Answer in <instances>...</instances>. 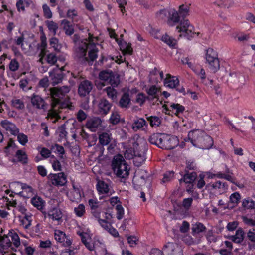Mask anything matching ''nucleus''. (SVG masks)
Listing matches in <instances>:
<instances>
[{
  "label": "nucleus",
  "mask_w": 255,
  "mask_h": 255,
  "mask_svg": "<svg viewBox=\"0 0 255 255\" xmlns=\"http://www.w3.org/2000/svg\"><path fill=\"white\" fill-rule=\"evenodd\" d=\"M16 136H17L18 141L21 145L24 146L28 142V137L25 134L19 132Z\"/></svg>",
  "instance_id": "obj_52"
},
{
  "label": "nucleus",
  "mask_w": 255,
  "mask_h": 255,
  "mask_svg": "<svg viewBox=\"0 0 255 255\" xmlns=\"http://www.w3.org/2000/svg\"><path fill=\"white\" fill-rule=\"evenodd\" d=\"M101 121L100 118L94 117L89 119L87 121L86 126L91 131H95L96 129L101 124Z\"/></svg>",
  "instance_id": "obj_26"
},
{
  "label": "nucleus",
  "mask_w": 255,
  "mask_h": 255,
  "mask_svg": "<svg viewBox=\"0 0 255 255\" xmlns=\"http://www.w3.org/2000/svg\"><path fill=\"white\" fill-rule=\"evenodd\" d=\"M147 126L148 124L145 120L143 118H139L134 121L132 128L134 131L144 130L146 129Z\"/></svg>",
  "instance_id": "obj_21"
},
{
  "label": "nucleus",
  "mask_w": 255,
  "mask_h": 255,
  "mask_svg": "<svg viewBox=\"0 0 255 255\" xmlns=\"http://www.w3.org/2000/svg\"><path fill=\"white\" fill-rule=\"evenodd\" d=\"M97 37H93L90 33L88 39H85L75 48V55L82 62L93 61L97 58L98 49L96 47Z\"/></svg>",
  "instance_id": "obj_2"
},
{
  "label": "nucleus",
  "mask_w": 255,
  "mask_h": 255,
  "mask_svg": "<svg viewBox=\"0 0 255 255\" xmlns=\"http://www.w3.org/2000/svg\"><path fill=\"white\" fill-rule=\"evenodd\" d=\"M51 162L53 169L55 171H61V165L60 162L55 158L54 155H52L51 157Z\"/></svg>",
  "instance_id": "obj_56"
},
{
  "label": "nucleus",
  "mask_w": 255,
  "mask_h": 255,
  "mask_svg": "<svg viewBox=\"0 0 255 255\" xmlns=\"http://www.w3.org/2000/svg\"><path fill=\"white\" fill-rule=\"evenodd\" d=\"M206 63L208 64L210 70L214 73L216 72L220 68L219 59L211 60V61H207Z\"/></svg>",
  "instance_id": "obj_36"
},
{
  "label": "nucleus",
  "mask_w": 255,
  "mask_h": 255,
  "mask_svg": "<svg viewBox=\"0 0 255 255\" xmlns=\"http://www.w3.org/2000/svg\"><path fill=\"white\" fill-rule=\"evenodd\" d=\"M54 238L56 241L61 243L65 247H69L72 244L70 238L61 230H55Z\"/></svg>",
  "instance_id": "obj_10"
},
{
  "label": "nucleus",
  "mask_w": 255,
  "mask_h": 255,
  "mask_svg": "<svg viewBox=\"0 0 255 255\" xmlns=\"http://www.w3.org/2000/svg\"><path fill=\"white\" fill-rule=\"evenodd\" d=\"M205 227L201 223H197L193 225L192 232L193 234H198L202 232L205 229Z\"/></svg>",
  "instance_id": "obj_51"
},
{
  "label": "nucleus",
  "mask_w": 255,
  "mask_h": 255,
  "mask_svg": "<svg viewBox=\"0 0 255 255\" xmlns=\"http://www.w3.org/2000/svg\"><path fill=\"white\" fill-rule=\"evenodd\" d=\"M196 178L197 175L195 172L187 173L184 175L182 178L179 180V182L180 183H182V182H184L186 184H189V187L187 188V191L188 192H190L192 191V189L193 188V183Z\"/></svg>",
  "instance_id": "obj_17"
},
{
  "label": "nucleus",
  "mask_w": 255,
  "mask_h": 255,
  "mask_svg": "<svg viewBox=\"0 0 255 255\" xmlns=\"http://www.w3.org/2000/svg\"><path fill=\"white\" fill-rule=\"evenodd\" d=\"M70 87L68 86L50 89V94L53 101L51 103L52 110L49 111L48 117L52 120V122L55 123L60 119V117L56 111V107L59 103L60 99L63 98L70 91Z\"/></svg>",
  "instance_id": "obj_4"
},
{
  "label": "nucleus",
  "mask_w": 255,
  "mask_h": 255,
  "mask_svg": "<svg viewBox=\"0 0 255 255\" xmlns=\"http://www.w3.org/2000/svg\"><path fill=\"white\" fill-rule=\"evenodd\" d=\"M62 216L61 210L57 206L52 207L47 212L48 218L56 225H59L62 223Z\"/></svg>",
  "instance_id": "obj_7"
},
{
  "label": "nucleus",
  "mask_w": 255,
  "mask_h": 255,
  "mask_svg": "<svg viewBox=\"0 0 255 255\" xmlns=\"http://www.w3.org/2000/svg\"><path fill=\"white\" fill-rule=\"evenodd\" d=\"M166 141L165 142L164 144L168 145L169 147H165V149H172L177 146L179 144L178 138L176 136L166 137Z\"/></svg>",
  "instance_id": "obj_25"
},
{
  "label": "nucleus",
  "mask_w": 255,
  "mask_h": 255,
  "mask_svg": "<svg viewBox=\"0 0 255 255\" xmlns=\"http://www.w3.org/2000/svg\"><path fill=\"white\" fill-rule=\"evenodd\" d=\"M0 244L8 250L12 245V242L9 237L5 236L0 239Z\"/></svg>",
  "instance_id": "obj_49"
},
{
  "label": "nucleus",
  "mask_w": 255,
  "mask_h": 255,
  "mask_svg": "<svg viewBox=\"0 0 255 255\" xmlns=\"http://www.w3.org/2000/svg\"><path fill=\"white\" fill-rule=\"evenodd\" d=\"M99 139L100 143L103 145L108 144L110 140L109 135L106 133H103L100 134Z\"/></svg>",
  "instance_id": "obj_59"
},
{
  "label": "nucleus",
  "mask_w": 255,
  "mask_h": 255,
  "mask_svg": "<svg viewBox=\"0 0 255 255\" xmlns=\"http://www.w3.org/2000/svg\"><path fill=\"white\" fill-rule=\"evenodd\" d=\"M40 43L38 44V48L41 50L40 55L44 56L46 55L47 52L46 50L47 41L45 35H42L40 37Z\"/></svg>",
  "instance_id": "obj_35"
},
{
  "label": "nucleus",
  "mask_w": 255,
  "mask_h": 255,
  "mask_svg": "<svg viewBox=\"0 0 255 255\" xmlns=\"http://www.w3.org/2000/svg\"><path fill=\"white\" fill-rule=\"evenodd\" d=\"M51 183L55 186H63L66 183V178L63 172L49 175Z\"/></svg>",
  "instance_id": "obj_14"
},
{
  "label": "nucleus",
  "mask_w": 255,
  "mask_h": 255,
  "mask_svg": "<svg viewBox=\"0 0 255 255\" xmlns=\"http://www.w3.org/2000/svg\"><path fill=\"white\" fill-rule=\"evenodd\" d=\"M176 31L180 33V36H184L187 39L193 36L195 33L194 27L188 19H183L176 25Z\"/></svg>",
  "instance_id": "obj_6"
},
{
  "label": "nucleus",
  "mask_w": 255,
  "mask_h": 255,
  "mask_svg": "<svg viewBox=\"0 0 255 255\" xmlns=\"http://www.w3.org/2000/svg\"><path fill=\"white\" fill-rule=\"evenodd\" d=\"M149 96L152 98H158L161 94L160 87L156 85H152L146 89Z\"/></svg>",
  "instance_id": "obj_22"
},
{
  "label": "nucleus",
  "mask_w": 255,
  "mask_h": 255,
  "mask_svg": "<svg viewBox=\"0 0 255 255\" xmlns=\"http://www.w3.org/2000/svg\"><path fill=\"white\" fill-rule=\"evenodd\" d=\"M51 149L54 150V152L59 154L60 158H64V154H65V150L63 147L58 144H55L52 145Z\"/></svg>",
  "instance_id": "obj_45"
},
{
  "label": "nucleus",
  "mask_w": 255,
  "mask_h": 255,
  "mask_svg": "<svg viewBox=\"0 0 255 255\" xmlns=\"http://www.w3.org/2000/svg\"><path fill=\"white\" fill-rule=\"evenodd\" d=\"M190 6L186 4H182L179 7L178 13L180 16L186 17L189 15Z\"/></svg>",
  "instance_id": "obj_40"
},
{
  "label": "nucleus",
  "mask_w": 255,
  "mask_h": 255,
  "mask_svg": "<svg viewBox=\"0 0 255 255\" xmlns=\"http://www.w3.org/2000/svg\"><path fill=\"white\" fill-rule=\"evenodd\" d=\"M242 205L245 209H253L255 208V201L250 198H246L243 200Z\"/></svg>",
  "instance_id": "obj_38"
},
{
  "label": "nucleus",
  "mask_w": 255,
  "mask_h": 255,
  "mask_svg": "<svg viewBox=\"0 0 255 255\" xmlns=\"http://www.w3.org/2000/svg\"><path fill=\"white\" fill-rule=\"evenodd\" d=\"M31 204L38 210H41L43 208L45 205V201L39 197H34L31 200Z\"/></svg>",
  "instance_id": "obj_34"
},
{
  "label": "nucleus",
  "mask_w": 255,
  "mask_h": 255,
  "mask_svg": "<svg viewBox=\"0 0 255 255\" xmlns=\"http://www.w3.org/2000/svg\"><path fill=\"white\" fill-rule=\"evenodd\" d=\"M18 186L22 189V193L26 195H24L26 197H29L33 195V189L31 187L26 184H23L19 182H14L10 184V187L13 188L14 187Z\"/></svg>",
  "instance_id": "obj_19"
},
{
  "label": "nucleus",
  "mask_w": 255,
  "mask_h": 255,
  "mask_svg": "<svg viewBox=\"0 0 255 255\" xmlns=\"http://www.w3.org/2000/svg\"><path fill=\"white\" fill-rule=\"evenodd\" d=\"M37 150L41 156L45 159H46L51 156V152L46 148L38 147L37 148Z\"/></svg>",
  "instance_id": "obj_53"
},
{
  "label": "nucleus",
  "mask_w": 255,
  "mask_h": 255,
  "mask_svg": "<svg viewBox=\"0 0 255 255\" xmlns=\"http://www.w3.org/2000/svg\"><path fill=\"white\" fill-rule=\"evenodd\" d=\"M180 17L178 11L174 8L169 9L167 24L172 27L176 26L180 21Z\"/></svg>",
  "instance_id": "obj_16"
},
{
  "label": "nucleus",
  "mask_w": 255,
  "mask_h": 255,
  "mask_svg": "<svg viewBox=\"0 0 255 255\" xmlns=\"http://www.w3.org/2000/svg\"><path fill=\"white\" fill-rule=\"evenodd\" d=\"M183 63L187 64L189 67H190L197 75L200 77L202 79H205L206 73L205 70L202 68L200 66H195L191 62H189L187 58H185L183 61Z\"/></svg>",
  "instance_id": "obj_18"
},
{
  "label": "nucleus",
  "mask_w": 255,
  "mask_h": 255,
  "mask_svg": "<svg viewBox=\"0 0 255 255\" xmlns=\"http://www.w3.org/2000/svg\"><path fill=\"white\" fill-rule=\"evenodd\" d=\"M100 79L103 81L102 86H104L106 83L110 84L112 81V72L108 70H104L100 72L99 74Z\"/></svg>",
  "instance_id": "obj_23"
},
{
  "label": "nucleus",
  "mask_w": 255,
  "mask_h": 255,
  "mask_svg": "<svg viewBox=\"0 0 255 255\" xmlns=\"http://www.w3.org/2000/svg\"><path fill=\"white\" fill-rule=\"evenodd\" d=\"M99 111L101 114H106L109 111L111 104L105 99H102L98 104Z\"/></svg>",
  "instance_id": "obj_29"
},
{
  "label": "nucleus",
  "mask_w": 255,
  "mask_h": 255,
  "mask_svg": "<svg viewBox=\"0 0 255 255\" xmlns=\"http://www.w3.org/2000/svg\"><path fill=\"white\" fill-rule=\"evenodd\" d=\"M104 215V219L99 220V223L104 229L111 234L112 211H111V209H107L105 212Z\"/></svg>",
  "instance_id": "obj_9"
},
{
  "label": "nucleus",
  "mask_w": 255,
  "mask_h": 255,
  "mask_svg": "<svg viewBox=\"0 0 255 255\" xmlns=\"http://www.w3.org/2000/svg\"><path fill=\"white\" fill-rule=\"evenodd\" d=\"M148 120L150 122L151 127H157L161 123L160 119L157 116H151L148 118Z\"/></svg>",
  "instance_id": "obj_61"
},
{
  "label": "nucleus",
  "mask_w": 255,
  "mask_h": 255,
  "mask_svg": "<svg viewBox=\"0 0 255 255\" xmlns=\"http://www.w3.org/2000/svg\"><path fill=\"white\" fill-rule=\"evenodd\" d=\"M170 107L172 110L175 111V114L177 115L182 113L185 110L184 106L177 103H171Z\"/></svg>",
  "instance_id": "obj_50"
},
{
  "label": "nucleus",
  "mask_w": 255,
  "mask_h": 255,
  "mask_svg": "<svg viewBox=\"0 0 255 255\" xmlns=\"http://www.w3.org/2000/svg\"><path fill=\"white\" fill-rule=\"evenodd\" d=\"M244 238V232L243 230L240 228L236 232V234L230 237V239L236 243H240L243 242Z\"/></svg>",
  "instance_id": "obj_31"
},
{
  "label": "nucleus",
  "mask_w": 255,
  "mask_h": 255,
  "mask_svg": "<svg viewBox=\"0 0 255 255\" xmlns=\"http://www.w3.org/2000/svg\"><path fill=\"white\" fill-rule=\"evenodd\" d=\"M147 97L145 94L143 93H139L137 94L135 99V102L140 106L142 105L146 101Z\"/></svg>",
  "instance_id": "obj_62"
},
{
  "label": "nucleus",
  "mask_w": 255,
  "mask_h": 255,
  "mask_svg": "<svg viewBox=\"0 0 255 255\" xmlns=\"http://www.w3.org/2000/svg\"><path fill=\"white\" fill-rule=\"evenodd\" d=\"M74 213L77 216L81 217L85 213L84 205L83 204H80L78 207H75Z\"/></svg>",
  "instance_id": "obj_60"
},
{
  "label": "nucleus",
  "mask_w": 255,
  "mask_h": 255,
  "mask_svg": "<svg viewBox=\"0 0 255 255\" xmlns=\"http://www.w3.org/2000/svg\"><path fill=\"white\" fill-rule=\"evenodd\" d=\"M175 245L173 243H167L164 247L163 252L165 254H171L174 251Z\"/></svg>",
  "instance_id": "obj_64"
},
{
  "label": "nucleus",
  "mask_w": 255,
  "mask_h": 255,
  "mask_svg": "<svg viewBox=\"0 0 255 255\" xmlns=\"http://www.w3.org/2000/svg\"><path fill=\"white\" fill-rule=\"evenodd\" d=\"M217 5L225 8H229L233 5V2L231 0H220L217 2Z\"/></svg>",
  "instance_id": "obj_55"
},
{
  "label": "nucleus",
  "mask_w": 255,
  "mask_h": 255,
  "mask_svg": "<svg viewBox=\"0 0 255 255\" xmlns=\"http://www.w3.org/2000/svg\"><path fill=\"white\" fill-rule=\"evenodd\" d=\"M113 170L118 177L126 179L129 175L130 167L123 157L118 154L113 158Z\"/></svg>",
  "instance_id": "obj_5"
},
{
  "label": "nucleus",
  "mask_w": 255,
  "mask_h": 255,
  "mask_svg": "<svg viewBox=\"0 0 255 255\" xmlns=\"http://www.w3.org/2000/svg\"><path fill=\"white\" fill-rule=\"evenodd\" d=\"M73 191L71 193L72 197L71 198V200L72 201H78L80 200L81 198V188L79 185L72 184Z\"/></svg>",
  "instance_id": "obj_24"
},
{
  "label": "nucleus",
  "mask_w": 255,
  "mask_h": 255,
  "mask_svg": "<svg viewBox=\"0 0 255 255\" xmlns=\"http://www.w3.org/2000/svg\"><path fill=\"white\" fill-rule=\"evenodd\" d=\"M46 60L49 64L54 65L57 60V57L54 53H50L46 55Z\"/></svg>",
  "instance_id": "obj_58"
},
{
  "label": "nucleus",
  "mask_w": 255,
  "mask_h": 255,
  "mask_svg": "<svg viewBox=\"0 0 255 255\" xmlns=\"http://www.w3.org/2000/svg\"><path fill=\"white\" fill-rule=\"evenodd\" d=\"M11 105L18 110H22L25 107L23 100L17 98H14L11 100Z\"/></svg>",
  "instance_id": "obj_42"
},
{
  "label": "nucleus",
  "mask_w": 255,
  "mask_h": 255,
  "mask_svg": "<svg viewBox=\"0 0 255 255\" xmlns=\"http://www.w3.org/2000/svg\"><path fill=\"white\" fill-rule=\"evenodd\" d=\"M169 9H164L160 10L156 14V17L161 20H164L167 18L168 19V15H169Z\"/></svg>",
  "instance_id": "obj_54"
},
{
  "label": "nucleus",
  "mask_w": 255,
  "mask_h": 255,
  "mask_svg": "<svg viewBox=\"0 0 255 255\" xmlns=\"http://www.w3.org/2000/svg\"><path fill=\"white\" fill-rule=\"evenodd\" d=\"M206 62L211 60L218 59L217 52L212 48H208L206 50L205 55Z\"/></svg>",
  "instance_id": "obj_41"
},
{
  "label": "nucleus",
  "mask_w": 255,
  "mask_h": 255,
  "mask_svg": "<svg viewBox=\"0 0 255 255\" xmlns=\"http://www.w3.org/2000/svg\"><path fill=\"white\" fill-rule=\"evenodd\" d=\"M31 102L37 109H43L44 106V100L39 95L33 94L31 98Z\"/></svg>",
  "instance_id": "obj_27"
},
{
  "label": "nucleus",
  "mask_w": 255,
  "mask_h": 255,
  "mask_svg": "<svg viewBox=\"0 0 255 255\" xmlns=\"http://www.w3.org/2000/svg\"><path fill=\"white\" fill-rule=\"evenodd\" d=\"M185 141H190L193 146L202 149H209L213 145L212 138L199 129L190 131L188 134V139Z\"/></svg>",
  "instance_id": "obj_3"
},
{
  "label": "nucleus",
  "mask_w": 255,
  "mask_h": 255,
  "mask_svg": "<svg viewBox=\"0 0 255 255\" xmlns=\"http://www.w3.org/2000/svg\"><path fill=\"white\" fill-rule=\"evenodd\" d=\"M61 24L63 25V27L65 31V33L68 35H71L74 33V28L72 25L67 20H63L61 21Z\"/></svg>",
  "instance_id": "obj_37"
},
{
  "label": "nucleus",
  "mask_w": 255,
  "mask_h": 255,
  "mask_svg": "<svg viewBox=\"0 0 255 255\" xmlns=\"http://www.w3.org/2000/svg\"><path fill=\"white\" fill-rule=\"evenodd\" d=\"M15 156L18 161L23 163H26L27 162V155L23 150H18L16 152Z\"/></svg>",
  "instance_id": "obj_44"
},
{
  "label": "nucleus",
  "mask_w": 255,
  "mask_h": 255,
  "mask_svg": "<svg viewBox=\"0 0 255 255\" xmlns=\"http://www.w3.org/2000/svg\"><path fill=\"white\" fill-rule=\"evenodd\" d=\"M92 89V84L88 80H84L79 85L78 93L81 97L88 95Z\"/></svg>",
  "instance_id": "obj_15"
},
{
  "label": "nucleus",
  "mask_w": 255,
  "mask_h": 255,
  "mask_svg": "<svg viewBox=\"0 0 255 255\" xmlns=\"http://www.w3.org/2000/svg\"><path fill=\"white\" fill-rule=\"evenodd\" d=\"M96 187L98 192L101 193H107L109 190L108 184L103 181H98Z\"/></svg>",
  "instance_id": "obj_39"
},
{
  "label": "nucleus",
  "mask_w": 255,
  "mask_h": 255,
  "mask_svg": "<svg viewBox=\"0 0 255 255\" xmlns=\"http://www.w3.org/2000/svg\"><path fill=\"white\" fill-rule=\"evenodd\" d=\"M113 207L115 209L116 218L118 220L123 219L125 215V210L117 196L113 197Z\"/></svg>",
  "instance_id": "obj_12"
},
{
  "label": "nucleus",
  "mask_w": 255,
  "mask_h": 255,
  "mask_svg": "<svg viewBox=\"0 0 255 255\" xmlns=\"http://www.w3.org/2000/svg\"><path fill=\"white\" fill-rule=\"evenodd\" d=\"M45 25L48 28L49 32L53 36H55L58 29V24L52 20H47L45 21Z\"/></svg>",
  "instance_id": "obj_32"
},
{
  "label": "nucleus",
  "mask_w": 255,
  "mask_h": 255,
  "mask_svg": "<svg viewBox=\"0 0 255 255\" xmlns=\"http://www.w3.org/2000/svg\"><path fill=\"white\" fill-rule=\"evenodd\" d=\"M0 125L7 133H10L11 135L16 136L19 131L16 125L7 120H2Z\"/></svg>",
  "instance_id": "obj_11"
},
{
  "label": "nucleus",
  "mask_w": 255,
  "mask_h": 255,
  "mask_svg": "<svg viewBox=\"0 0 255 255\" xmlns=\"http://www.w3.org/2000/svg\"><path fill=\"white\" fill-rule=\"evenodd\" d=\"M81 237L82 243L84 244L86 247L90 251H93L94 249V246L92 242V240L87 235H84L83 233H81L79 234Z\"/></svg>",
  "instance_id": "obj_30"
},
{
  "label": "nucleus",
  "mask_w": 255,
  "mask_h": 255,
  "mask_svg": "<svg viewBox=\"0 0 255 255\" xmlns=\"http://www.w3.org/2000/svg\"><path fill=\"white\" fill-rule=\"evenodd\" d=\"M31 217L30 215H25L20 220V225H22L23 228L27 229L31 226Z\"/></svg>",
  "instance_id": "obj_43"
},
{
  "label": "nucleus",
  "mask_w": 255,
  "mask_h": 255,
  "mask_svg": "<svg viewBox=\"0 0 255 255\" xmlns=\"http://www.w3.org/2000/svg\"><path fill=\"white\" fill-rule=\"evenodd\" d=\"M229 80L233 82L236 84H237L239 87L242 86L244 81V77L241 74L236 73H233L230 74Z\"/></svg>",
  "instance_id": "obj_28"
},
{
  "label": "nucleus",
  "mask_w": 255,
  "mask_h": 255,
  "mask_svg": "<svg viewBox=\"0 0 255 255\" xmlns=\"http://www.w3.org/2000/svg\"><path fill=\"white\" fill-rule=\"evenodd\" d=\"M225 187V184L224 183H222V182L220 181H218L214 183H211L210 184H208L206 185V187L208 189H219L221 188H224Z\"/></svg>",
  "instance_id": "obj_57"
},
{
  "label": "nucleus",
  "mask_w": 255,
  "mask_h": 255,
  "mask_svg": "<svg viewBox=\"0 0 255 255\" xmlns=\"http://www.w3.org/2000/svg\"><path fill=\"white\" fill-rule=\"evenodd\" d=\"M161 40L165 43L167 44L172 48H175L177 44V41L173 37L170 36L167 34L163 35L161 38Z\"/></svg>",
  "instance_id": "obj_33"
},
{
  "label": "nucleus",
  "mask_w": 255,
  "mask_h": 255,
  "mask_svg": "<svg viewBox=\"0 0 255 255\" xmlns=\"http://www.w3.org/2000/svg\"><path fill=\"white\" fill-rule=\"evenodd\" d=\"M49 44L56 51H59L61 47V45L59 43L58 39L55 37L49 39Z\"/></svg>",
  "instance_id": "obj_47"
},
{
  "label": "nucleus",
  "mask_w": 255,
  "mask_h": 255,
  "mask_svg": "<svg viewBox=\"0 0 255 255\" xmlns=\"http://www.w3.org/2000/svg\"><path fill=\"white\" fill-rule=\"evenodd\" d=\"M146 150V140L139 135L135 134L129 140L124 156L128 159L134 158L135 164L138 166L145 160Z\"/></svg>",
  "instance_id": "obj_1"
},
{
  "label": "nucleus",
  "mask_w": 255,
  "mask_h": 255,
  "mask_svg": "<svg viewBox=\"0 0 255 255\" xmlns=\"http://www.w3.org/2000/svg\"><path fill=\"white\" fill-rule=\"evenodd\" d=\"M63 75L62 69H56L49 72V80L55 86L62 81Z\"/></svg>",
  "instance_id": "obj_13"
},
{
  "label": "nucleus",
  "mask_w": 255,
  "mask_h": 255,
  "mask_svg": "<svg viewBox=\"0 0 255 255\" xmlns=\"http://www.w3.org/2000/svg\"><path fill=\"white\" fill-rule=\"evenodd\" d=\"M113 39H114L116 42L118 44L120 50L122 51L123 55L129 54L131 55L132 53V48L131 47V44L127 43L123 40L121 38H118L117 35L113 29Z\"/></svg>",
  "instance_id": "obj_8"
},
{
  "label": "nucleus",
  "mask_w": 255,
  "mask_h": 255,
  "mask_svg": "<svg viewBox=\"0 0 255 255\" xmlns=\"http://www.w3.org/2000/svg\"><path fill=\"white\" fill-rule=\"evenodd\" d=\"M205 176L204 173H201L197 177V187L198 188L202 189L205 185V181H204Z\"/></svg>",
  "instance_id": "obj_63"
},
{
  "label": "nucleus",
  "mask_w": 255,
  "mask_h": 255,
  "mask_svg": "<svg viewBox=\"0 0 255 255\" xmlns=\"http://www.w3.org/2000/svg\"><path fill=\"white\" fill-rule=\"evenodd\" d=\"M179 84V80L176 76H172L170 74L166 75L164 79V85L170 88H175Z\"/></svg>",
  "instance_id": "obj_20"
},
{
  "label": "nucleus",
  "mask_w": 255,
  "mask_h": 255,
  "mask_svg": "<svg viewBox=\"0 0 255 255\" xmlns=\"http://www.w3.org/2000/svg\"><path fill=\"white\" fill-rule=\"evenodd\" d=\"M241 195L238 192H235L230 196V202L233 205H236L239 203L241 199Z\"/></svg>",
  "instance_id": "obj_46"
},
{
  "label": "nucleus",
  "mask_w": 255,
  "mask_h": 255,
  "mask_svg": "<svg viewBox=\"0 0 255 255\" xmlns=\"http://www.w3.org/2000/svg\"><path fill=\"white\" fill-rule=\"evenodd\" d=\"M130 101L128 94L124 93L120 100V105L122 107H127L129 104Z\"/></svg>",
  "instance_id": "obj_48"
}]
</instances>
